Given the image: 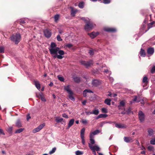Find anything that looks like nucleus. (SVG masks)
Instances as JSON below:
<instances>
[{
    "label": "nucleus",
    "instance_id": "obj_1",
    "mask_svg": "<svg viewBox=\"0 0 155 155\" xmlns=\"http://www.w3.org/2000/svg\"><path fill=\"white\" fill-rule=\"evenodd\" d=\"M9 39L15 44L17 45L21 41V36L19 33H16L12 35Z\"/></svg>",
    "mask_w": 155,
    "mask_h": 155
},
{
    "label": "nucleus",
    "instance_id": "obj_2",
    "mask_svg": "<svg viewBox=\"0 0 155 155\" xmlns=\"http://www.w3.org/2000/svg\"><path fill=\"white\" fill-rule=\"evenodd\" d=\"M64 89L68 93V97L69 99L72 101H74L75 98L73 96V93L72 91L70 89L69 86L68 85L65 87Z\"/></svg>",
    "mask_w": 155,
    "mask_h": 155
},
{
    "label": "nucleus",
    "instance_id": "obj_3",
    "mask_svg": "<svg viewBox=\"0 0 155 155\" xmlns=\"http://www.w3.org/2000/svg\"><path fill=\"white\" fill-rule=\"evenodd\" d=\"M94 27V25L93 23L89 20L86 23V24L84 26V29L86 31H88L91 30Z\"/></svg>",
    "mask_w": 155,
    "mask_h": 155
},
{
    "label": "nucleus",
    "instance_id": "obj_4",
    "mask_svg": "<svg viewBox=\"0 0 155 155\" xmlns=\"http://www.w3.org/2000/svg\"><path fill=\"white\" fill-rule=\"evenodd\" d=\"M81 62L82 64L84 66L87 68L93 64V61L92 60H90L89 61H81Z\"/></svg>",
    "mask_w": 155,
    "mask_h": 155
},
{
    "label": "nucleus",
    "instance_id": "obj_5",
    "mask_svg": "<svg viewBox=\"0 0 155 155\" xmlns=\"http://www.w3.org/2000/svg\"><path fill=\"white\" fill-rule=\"evenodd\" d=\"M44 35L47 38H50L51 35V32L50 30L46 29L44 30Z\"/></svg>",
    "mask_w": 155,
    "mask_h": 155
},
{
    "label": "nucleus",
    "instance_id": "obj_6",
    "mask_svg": "<svg viewBox=\"0 0 155 155\" xmlns=\"http://www.w3.org/2000/svg\"><path fill=\"white\" fill-rule=\"evenodd\" d=\"M104 31L109 32H115L117 31L116 28L111 27H106L104 29Z\"/></svg>",
    "mask_w": 155,
    "mask_h": 155
},
{
    "label": "nucleus",
    "instance_id": "obj_7",
    "mask_svg": "<svg viewBox=\"0 0 155 155\" xmlns=\"http://www.w3.org/2000/svg\"><path fill=\"white\" fill-rule=\"evenodd\" d=\"M45 126V124L43 123L40 124L39 126L36 128L34 129L33 130V132L34 133H35L39 131Z\"/></svg>",
    "mask_w": 155,
    "mask_h": 155
},
{
    "label": "nucleus",
    "instance_id": "obj_8",
    "mask_svg": "<svg viewBox=\"0 0 155 155\" xmlns=\"http://www.w3.org/2000/svg\"><path fill=\"white\" fill-rule=\"evenodd\" d=\"M89 147L91 150H95L97 151L100 150V148L97 145L93 146L89 144Z\"/></svg>",
    "mask_w": 155,
    "mask_h": 155
},
{
    "label": "nucleus",
    "instance_id": "obj_9",
    "mask_svg": "<svg viewBox=\"0 0 155 155\" xmlns=\"http://www.w3.org/2000/svg\"><path fill=\"white\" fill-rule=\"evenodd\" d=\"M139 118L141 122L144 120L145 115L141 111H140L138 113Z\"/></svg>",
    "mask_w": 155,
    "mask_h": 155
},
{
    "label": "nucleus",
    "instance_id": "obj_10",
    "mask_svg": "<svg viewBox=\"0 0 155 155\" xmlns=\"http://www.w3.org/2000/svg\"><path fill=\"white\" fill-rule=\"evenodd\" d=\"M15 126L17 128H20L22 127V122L20 119H18L15 122Z\"/></svg>",
    "mask_w": 155,
    "mask_h": 155
},
{
    "label": "nucleus",
    "instance_id": "obj_11",
    "mask_svg": "<svg viewBox=\"0 0 155 155\" xmlns=\"http://www.w3.org/2000/svg\"><path fill=\"white\" fill-rule=\"evenodd\" d=\"M59 49V48L58 47L54 48H50L49 49L50 54H57V52Z\"/></svg>",
    "mask_w": 155,
    "mask_h": 155
},
{
    "label": "nucleus",
    "instance_id": "obj_12",
    "mask_svg": "<svg viewBox=\"0 0 155 155\" xmlns=\"http://www.w3.org/2000/svg\"><path fill=\"white\" fill-rule=\"evenodd\" d=\"M101 83L100 81L96 79L93 80L92 81V84L93 86L96 87L99 85Z\"/></svg>",
    "mask_w": 155,
    "mask_h": 155
},
{
    "label": "nucleus",
    "instance_id": "obj_13",
    "mask_svg": "<svg viewBox=\"0 0 155 155\" xmlns=\"http://www.w3.org/2000/svg\"><path fill=\"white\" fill-rule=\"evenodd\" d=\"M99 34L98 32H92L91 33H88V35H89L91 38H94L96 37Z\"/></svg>",
    "mask_w": 155,
    "mask_h": 155
},
{
    "label": "nucleus",
    "instance_id": "obj_14",
    "mask_svg": "<svg viewBox=\"0 0 155 155\" xmlns=\"http://www.w3.org/2000/svg\"><path fill=\"white\" fill-rule=\"evenodd\" d=\"M124 140L127 143H129L130 142H132L133 141V139L131 137H124Z\"/></svg>",
    "mask_w": 155,
    "mask_h": 155
},
{
    "label": "nucleus",
    "instance_id": "obj_15",
    "mask_svg": "<svg viewBox=\"0 0 155 155\" xmlns=\"http://www.w3.org/2000/svg\"><path fill=\"white\" fill-rule=\"evenodd\" d=\"M115 126L116 127L119 128H123L126 127V126L124 124H118L116 123L115 124Z\"/></svg>",
    "mask_w": 155,
    "mask_h": 155
},
{
    "label": "nucleus",
    "instance_id": "obj_16",
    "mask_svg": "<svg viewBox=\"0 0 155 155\" xmlns=\"http://www.w3.org/2000/svg\"><path fill=\"white\" fill-rule=\"evenodd\" d=\"M154 52V48H150L147 50V53L148 54L152 55Z\"/></svg>",
    "mask_w": 155,
    "mask_h": 155
},
{
    "label": "nucleus",
    "instance_id": "obj_17",
    "mask_svg": "<svg viewBox=\"0 0 155 155\" xmlns=\"http://www.w3.org/2000/svg\"><path fill=\"white\" fill-rule=\"evenodd\" d=\"M71 15L72 16L74 17L77 12V10L76 9H73L72 7H71Z\"/></svg>",
    "mask_w": 155,
    "mask_h": 155
},
{
    "label": "nucleus",
    "instance_id": "obj_18",
    "mask_svg": "<svg viewBox=\"0 0 155 155\" xmlns=\"http://www.w3.org/2000/svg\"><path fill=\"white\" fill-rule=\"evenodd\" d=\"M74 119H71L69 122L68 124L67 129L69 128L74 124Z\"/></svg>",
    "mask_w": 155,
    "mask_h": 155
},
{
    "label": "nucleus",
    "instance_id": "obj_19",
    "mask_svg": "<svg viewBox=\"0 0 155 155\" xmlns=\"http://www.w3.org/2000/svg\"><path fill=\"white\" fill-rule=\"evenodd\" d=\"M35 85L38 89H40L41 88L40 84L38 81H34Z\"/></svg>",
    "mask_w": 155,
    "mask_h": 155
},
{
    "label": "nucleus",
    "instance_id": "obj_20",
    "mask_svg": "<svg viewBox=\"0 0 155 155\" xmlns=\"http://www.w3.org/2000/svg\"><path fill=\"white\" fill-rule=\"evenodd\" d=\"M100 131L99 130H96L93 132L90 133V136L94 137V135H96L100 133Z\"/></svg>",
    "mask_w": 155,
    "mask_h": 155
},
{
    "label": "nucleus",
    "instance_id": "obj_21",
    "mask_svg": "<svg viewBox=\"0 0 155 155\" xmlns=\"http://www.w3.org/2000/svg\"><path fill=\"white\" fill-rule=\"evenodd\" d=\"M93 93L92 91L89 89H86L84 90L83 92V96L85 97L87 96V93Z\"/></svg>",
    "mask_w": 155,
    "mask_h": 155
},
{
    "label": "nucleus",
    "instance_id": "obj_22",
    "mask_svg": "<svg viewBox=\"0 0 155 155\" xmlns=\"http://www.w3.org/2000/svg\"><path fill=\"white\" fill-rule=\"evenodd\" d=\"M94 137H92L91 136H90V143H88V145L89 144H91V145H92L93 144H94L95 143V140L93 139Z\"/></svg>",
    "mask_w": 155,
    "mask_h": 155
},
{
    "label": "nucleus",
    "instance_id": "obj_23",
    "mask_svg": "<svg viewBox=\"0 0 155 155\" xmlns=\"http://www.w3.org/2000/svg\"><path fill=\"white\" fill-rule=\"evenodd\" d=\"M142 82L143 83H144V85H143L146 86L147 84L148 81V78L146 76L144 77L143 79Z\"/></svg>",
    "mask_w": 155,
    "mask_h": 155
},
{
    "label": "nucleus",
    "instance_id": "obj_24",
    "mask_svg": "<svg viewBox=\"0 0 155 155\" xmlns=\"http://www.w3.org/2000/svg\"><path fill=\"white\" fill-rule=\"evenodd\" d=\"M140 54L141 56H142L143 57H145L146 55V53L144 50L142 48H141L140 51Z\"/></svg>",
    "mask_w": 155,
    "mask_h": 155
},
{
    "label": "nucleus",
    "instance_id": "obj_25",
    "mask_svg": "<svg viewBox=\"0 0 155 155\" xmlns=\"http://www.w3.org/2000/svg\"><path fill=\"white\" fill-rule=\"evenodd\" d=\"M74 82L76 83H79L81 81V78L79 77H76L73 78Z\"/></svg>",
    "mask_w": 155,
    "mask_h": 155
},
{
    "label": "nucleus",
    "instance_id": "obj_26",
    "mask_svg": "<svg viewBox=\"0 0 155 155\" xmlns=\"http://www.w3.org/2000/svg\"><path fill=\"white\" fill-rule=\"evenodd\" d=\"M111 100L110 99H107L104 101V103L108 105H110V102Z\"/></svg>",
    "mask_w": 155,
    "mask_h": 155
},
{
    "label": "nucleus",
    "instance_id": "obj_27",
    "mask_svg": "<svg viewBox=\"0 0 155 155\" xmlns=\"http://www.w3.org/2000/svg\"><path fill=\"white\" fill-rule=\"evenodd\" d=\"M24 130V128H20V129L17 130L15 132V134L20 133L21 132H22Z\"/></svg>",
    "mask_w": 155,
    "mask_h": 155
},
{
    "label": "nucleus",
    "instance_id": "obj_28",
    "mask_svg": "<svg viewBox=\"0 0 155 155\" xmlns=\"http://www.w3.org/2000/svg\"><path fill=\"white\" fill-rule=\"evenodd\" d=\"M63 119L59 117H56L55 121L57 123L61 122L63 120Z\"/></svg>",
    "mask_w": 155,
    "mask_h": 155
},
{
    "label": "nucleus",
    "instance_id": "obj_29",
    "mask_svg": "<svg viewBox=\"0 0 155 155\" xmlns=\"http://www.w3.org/2000/svg\"><path fill=\"white\" fill-rule=\"evenodd\" d=\"M99 110L98 109L94 110L92 111V114H94L95 115H98L99 114Z\"/></svg>",
    "mask_w": 155,
    "mask_h": 155
},
{
    "label": "nucleus",
    "instance_id": "obj_30",
    "mask_svg": "<svg viewBox=\"0 0 155 155\" xmlns=\"http://www.w3.org/2000/svg\"><path fill=\"white\" fill-rule=\"evenodd\" d=\"M85 129L84 128H82L81 132V137L84 136V133L85 132Z\"/></svg>",
    "mask_w": 155,
    "mask_h": 155
},
{
    "label": "nucleus",
    "instance_id": "obj_31",
    "mask_svg": "<svg viewBox=\"0 0 155 155\" xmlns=\"http://www.w3.org/2000/svg\"><path fill=\"white\" fill-rule=\"evenodd\" d=\"M78 6L80 8H83L84 7V2H80L78 4Z\"/></svg>",
    "mask_w": 155,
    "mask_h": 155
},
{
    "label": "nucleus",
    "instance_id": "obj_32",
    "mask_svg": "<svg viewBox=\"0 0 155 155\" xmlns=\"http://www.w3.org/2000/svg\"><path fill=\"white\" fill-rule=\"evenodd\" d=\"M125 103L124 101H122L120 103V104L118 107L119 108L120 107H124L125 105Z\"/></svg>",
    "mask_w": 155,
    "mask_h": 155
},
{
    "label": "nucleus",
    "instance_id": "obj_33",
    "mask_svg": "<svg viewBox=\"0 0 155 155\" xmlns=\"http://www.w3.org/2000/svg\"><path fill=\"white\" fill-rule=\"evenodd\" d=\"M94 50H93L92 48L88 50V52L91 55H93L94 54Z\"/></svg>",
    "mask_w": 155,
    "mask_h": 155
},
{
    "label": "nucleus",
    "instance_id": "obj_34",
    "mask_svg": "<svg viewBox=\"0 0 155 155\" xmlns=\"http://www.w3.org/2000/svg\"><path fill=\"white\" fill-rule=\"evenodd\" d=\"M59 18V15L57 14L55 15L54 16V21L56 22H57Z\"/></svg>",
    "mask_w": 155,
    "mask_h": 155
},
{
    "label": "nucleus",
    "instance_id": "obj_35",
    "mask_svg": "<svg viewBox=\"0 0 155 155\" xmlns=\"http://www.w3.org/2000/svg\"><path fill=\"white\" fill-rule=\"evenodd\" d=\"M58 79L60 81H63V82L64 81V79L63 77L61 76L60 75H58Z\"/></svg>",
    "mask_w": 155,
    "mask_h": 155
},
{
    "label": "nucleus",
    "instance_id": "obj_36",
    "mask_svg": "<svg viewBox=\"0 0 155 155\" xmlns=\"http://www.w3.org/2000/svg\"><path fill=\"white\" fill-rule=\"evenodd\" d=\"M56 148L55 147L53 148L52 150L50 151L49 152V154H53V153H54L55 152V151L56 150Z\"/></svg>",
    "mask_w": 155,
    "mask_h": 155
},
{
    "label": "nucleus",
    "instance_id": "obj_37",
    "mask_svg": "<svg viewBox=\"0 0 155 155\" xmlns=\"http://www.w3.org/2000/svg\"><path fill=\"white\" fill-rule=\"evenodd\" d=\"M56 46V44L54 42H51V48H54Z\"/></svg>",
    "mask_w": 155,
    "mask_h": 155
},
{
    "label": "nucleus",
    "instance_id": "obj_38",
    "mask_svg": "<svg viewBox=\"0 0 155 155\" xmlns=\"http://www.w3.org/2000/svg\"><path fill=\"white\" fill-rule=\"evenodd\" d=\"M58 53L60 55H63L64 54V51L63 50H59L58 51Z\"/></svg>",
    "mask_w": 155,
    "mask_h": 155
},
{
    "label": "nucleus",
    "instance_id": "obj_39",
    "mask_svg": "<svg viewBox=\"0 0 155 155\" xmlns=\"http://www.w3.org/2000/svg\"><path fill=\"white\" fill-rule=\"evenodd\" d=\"M39 96H40L42 101H44V102L46 101V100L45 98L42 95L40 94Z\"/></svg>",
    "mask_w": 155,
    "mask_h": 155
},
{
    "label": "nucleus",
    "instance_id": "obj_40",
    "mask_svg": "<svg viewBox=\"0 0 155 155\" xmlns=\"http://www.w3.org/2000/svg\"><path fill=\"white\" fill-rule=\"evenodd\" d=\"M110 0H103V2L104 4H108L110 3Z\"/></svg>",
    "mask_w": 155,
    "mask_h": 155
},
{
    "label": "nucleus",
    "instance_id": "obj_41",
    "mask_svg": "<svg viewBox=\"0 0 155 155\" xmlns=\"http://www.w3.org/2000/svg\"><path fill=\"white\" fill-rule=\"evenodd\" d=\"M107 116L108 115L105 114H100V116L101 118H105L107 117Z\"/></svg>",
    "mask_w": 155,
    "mask_h": 155
},
{
    "label": "nucleus",
    "instance_id": "obj_42",
    "mask_svg": "<svg viewBox=\"0 0 155 155\" xmlns=\"http://www.w3.org/2000/svg\"><path fill=\"white\" fill-rule=\"evenodd\" d=\"M148 132L150 135H152L153 134V130L151 129H149L148 130Z\"/></svg>",
    "mask_w": 155,
    "mask_h": 155
},
{
    "label": "nucleus",
    "instance_id": "obj_43",
    "mask_svg": "<svg viewBox=\"0 0 155 155\" xmlns=\"http://www.w3.org/2000/svg\"><path fill=\"white\" fill-rule=\"evenodd\" d=\"M5 49L3 47H0V53H4Z\"/></svg>",
    "mask_w": 155,
    "mask_h": 155
},
{
    "label": "nucleus",
    "instance_id": "obj_44",
    "mask_svg": "<svg viewBox=\"0 0 155 155\" xmlns=\"http://www.w3.org/2000/svg\"><path fill=\"white\" fill-rule=\"evenodd\" d=\"M75 154L76 155H81L83 154V153L79 150H78L76 152Z\"/></svg>",
    "mask_w": 155,
    "mask_h": 155
},
{
    "label": "nucleus",
    "instance_id": "obj_45",
    "mask_svg": "<svg viewBox=\"0 0 155 155\" xmlns=\"http://www.w3.org/2000/svg\"><path fill=\"white\" fill-rule=\"evenodd\" d=\"M101 111L103 113H107V110L106 108H103L101 109Z\"/></svg>",
    "mask_w": 155,
    "mask_h": 155
},
{
    "label": "nucleus",
    "instance_id": "obj_46",
    "mask_svg": "<svg viewBox=\"0 0 155 155\" xmlns=\"http://www.w3.org/2000/svg\"><path fill=\"white\" fill-rule=\"evenodd\" d=\"M150 143L152 144H155V138L152 139L150 140Z\"/></svg>",
    "mask_w": 155,
    "mask_h": 155
},
{
    "label": "nucleus",
    "instance_id": "obj_47",
    "mask_svg": "<svg viewBox=\"0 0 155 155\" xmlns=\"http://www.w3.org/2000/svg\"><path fill=\"white\" fill-rule=\"evenodd\" d=\"M66 47L70 48L73 46V45L71 44H67L65 45Z\"/></svg>",
    "mask_w": 155,
    "mask_h": 155
},
{
    "label": "nucleus",
    "instance_id": "obj_48",
    "mask_svg": "<svg viewBox=\"0 0 155 155\" xmlns=\"http://www.w3.org/2000/svg\"><path fill=\"white\" fill-rule=\"evenodd\" d=\"M57 39L58 41H61L62 40V39L61 38L60 35H58L57 37Z\"/></svg>",
    "mask_w": 155,
    "mask_h": 155
},
{
    "label": "nucleus",
    "instance_id": "obj_49",
    "mask_svg": "<svg viewBox=\"0 0 155 155\" xmlns=\"http://www.w3.org/2000/svg\"><path fill=\"white\" fill-rule=\"evenodd\" d=\"M151 72L152 74L155 73V66H153L151 69Z\"/></svg>",
    "mask_w": 155,
    "mask_h": 155
},
{
    "label": "nucleus",
    "instance_id": "obj_50",
    "mask_svg": "<svg viewBox=\"0 0 155 155\" xmlns=\"http://www.w3.org/2000/svg\"><path fill=\"white\" fill-rule=\"evenodd\" d=\"M81 140L83 144L85 145V141L84 139V137H81Z\"/></svg>",
    "mask_w": 155,
    "mask_h": 155
},
{
    "label": "nucleus",
    "instance_id": "obj_51",
    "mask_svg": "<svg viewBox=\"0 0 155 155\" xmlns=\"http://www.w3.org/2000/svg\"><path fill=\"white\" fill-rule=\"evenodd\" d=\"M19 22L20 25L24 24L25 23V21L23 20H20L19 21Z\"/></svg>",
    "mask_w": 155,
    "mask_h": 155
},
{
    "label": "nucleus",
    "instance_id": "obj_52",
    "mask_svg": "<svg viewBox=\"0 0 155 155\" xmlns=\"http://www.w3.org/2000/svg\"><path fill=\"white\" fill-rule=\"evenodd\" d=\"M88 20H87L86 18L85 17H82L81 18V19L84 21L87 22V21H89V20H90L88 18Z\"/></svg>",
    "mask_w": 155,
    "mask_h": 155
},
{
    "label": "nucleus",
    "instance_id": "obj_53",
    "mask_svg": "<svg viewBox=\"0 0 155 155\" xmlns=\"http://www.w3.org/2000/svg\"><path fill=\"white\" fill-rule=\"evenodd\" d=\"M31 118V117L30 116V114H28L27 115V120L28 121Z\"/></svg>",
    "mask_w": 155,
    "mask_h": 155
},
{
    "label": "nucleus",
    "instance_id": "obj_54",
    "mask_svg": "<svg viewBox=\"0 0 155 155\" xmlns=\"http://www.w3.org/2000/svg\"><path fill=\"white\" fill-rule=\"evenodd\" d=\"M13 127H9L8 129V131L9 133H11Z\"/></svg>",
    "mask_w": 155,
    "mask_h": 155
},
{
    "label": "nucleus",
    "instance_id": "obj_55",
    "mask_svg": "<svg viewBox=\"0 0 155 155\" xmlns=\"http://www.w3.org/2000/svg\"><path fill=\"white\" fill-rule=\"evenodd\" d=\"M57 56V58L59 59H62L63 58V56H62V55H58Z\"/></svg>",
    "mask_w": 155,
    "mask_h": 155
},
{
    "label": "nucleus",
    "instance_id": "obj_56",
    "mask_svg": "<svg viewBox=\"0 0 155 155\" xmlns=\"http://www.w3.org/2000/svg\"><path fill=\"white\" fill-rule=\"evenodd\" d=\"M82 122L84 124H86L87 123V121L86 120L82 119Z\"/></svg>",
    "mask_w": 155,
    "mask_h": 155
},
{
    "label": "nucleus",
    "instance_id": "obj_57",
    "mask_svg": "<svg viewBox=\"0 0 155 155\" xmlns=\"http://www.w3.org/2000/svg\"><path fill=\"white\" fill-rule=\"evenodd\" d=\"M148 149L149 150H152L153 149V148L152 146H150L148 147Z\"/></svg>",
    "mask_w": 155,
    "mask_h": 155
},
{
    "label": "nucleus",
    "instance_id": "obj_58",
    "mask_svg": "<svg viewBox=\"0 0 155 155\" xmlns=\"http://www.w3.org/2000/svg\"><path fill=\"white\" fill-rule=\"evenodd\" d=\"M62 116L63 117L66 118H68V115L65 114H62Z\"/></svg>",
    "mask_w": 155,
    "mask_h": 155
},
{
    "label": "nucleus",
    "instance_id": "obj_59",
    "mask_svg": "<svg viewBox=\"0 0 155 155\" xmlns=\"http://www.w3.org/2000/svg\"><path fill=\"white\" fill-rule=\"evenodd\" d=\"M137 96H134V98L133 100V101H136L137 100Z\"/></svg>",
    "mask_w": 155,
    "mask_h": 155
},
{
    "label": "nucleus",
    "instance_id": "obj_60",
    "mask_svg": "<svg viewBox=\"0 0 155 155\" xmlns=\"http://www.w3.org/2000/svg\"><path fill=\"white\" fill-rule=\"evenodd\" d=\"M1 134L4 135L5 134L4 133V132L3 131V130H2L1 129H0V134Z\"/></svg>",
    "mask_w": 155,
    "mask_h": 155
},
{
    "label": "nucleus",
    "instance_id": "obj_61",
    "mask_svg": "<svg viewBox=\"0 0 155 155\" xmlns=\"http://www.w3.org/2000/svg\"><path fill=\"white\" fill-rule=\"evenodd\" d=\"M87 102V101L85 100L82 102V104L83 105H85Z\"/></svg>",
    "mask_w": 155,
    "mask_h": 155
},
{
    "label": "nucleus",
    "instance_id": "obj_62",
    "mask_svg": "<svg viewBox=\"0 0 155 155\" xmlns=\"http://www.w3.org/2000/svg\"><path fill=\"white\" fill-rule=\"evenodd\" d=\"M87 114H92V112L87 111L86 112Z\"/></svg>",
    "mask_w": 155,
    "mask_h": 155
},
{
    "label": "nucleus",
    "instance_id": "obj_63",
    "mask_svg": "<svg viewBox=\"0 0 155 155\" xmlns=\"http://www.w3.org/2000/svg\"><path fill=\"white\" fill-rule=\"evenodd\" d=\"M146 153L145 150H143V151L141 152V153L142 154H145Z\"/></svg>",
    "mask_w": 155,
    "mask_h": 155
},
{
    "label": "nucleus",
    "instance_id": "obj_64",
    "mask_svg": "<svg viewBox=\"0 0 155 155\" xmlns=\"http://www.w3.org/2000/svg\"><path fill=\"white\" fill-rule=\"evenodd\" d=\"M53 83L52 82H51L50 83V84H49V86L51 87H52L53 86Z\"/></svg>",
    "mask_w": 155,
    "mask_h": 155
}]
</instances>
